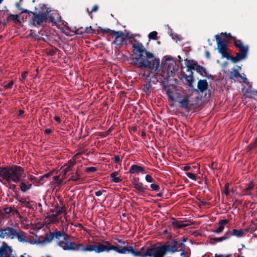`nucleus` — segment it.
<instances>
[{"mask_svg": "<svg viewBox=\"0 0 257 257\" xmlns=\"http://www.w3.org/2000/svg\"><path fill=\"white\" fill-rule=\"evenodd\" d=\"M116 242H114L116 245L112 244L108 241H104V243L97 242V246L95 250L96 253H100L102 252H109L111 250H114L117 253L120 254H124L126 252L130 253L135 256L141 257H154L155 252H154V246L148 247L146 249V251L144 252V247H142L140 250H137L136 249H129L125 245L124 241L115 239Z\"/></svg>", "mask_w": 257, "mask_h": 257, "instance_id": "nucleus-1", "label": "nucleus"}, {"mask_svg": "<svg viewBox=\"0 0 257 257\" xmlns=\"http://www.w3.org/2000/svg\"><path fill=\"white\" fill-rule=\"evenodd\" d=\"M52 233L54 238L57 239V244L64 250L81 251L83 252H95L97 243L95 244H88L86 246H84L81 243L76 244L73 242H69L68 241V235L66 234L62 233L60 231L56 230L54 232H52Z\"/></svg>", "mask_w": 257, "mask_h": 257, "instance_id": "nucleus-2", "label": "nucleus"}, {"mask_svg": "<svg viewBox=\"0 0 257 257\" xmlns=\"http://www.w3.org/2000/svg\"><path fill=\"white\" fill-rule=\"evenodd\" d=\"M25 177L24 169L17 165L3 167L0 175V178L8 183H18Z\"/></svg>", "mask_w": 257, "mask_h": 257, "instance_id": "nucleus-3", "label": "nucleus"}, {"mask_svg": "<svg viewBox=\"0 0 257 257\" xmlns=\"http://www.w3.org/2000/svg\"><path fill=\"white\" fill-rule=\"evenodd\" d=\"M173 244L171 245L169 242H167L163 245H154V257H164L166 252H175L178 250V242L177 241H173Z\"/></svg>", "mask_w": 257, "mask_h": 257, "instance_id": "nucleus-4", "label": "nucleus"}, {"mask_svg": "<svg viewBox=\"0 0 257 257\" xmlns=\"http://www.w3.org/2000/svg\"><path fill=\"white\" fill-rule=\"evenodd\" d=\"M46 11L39 12V13H33L34 18L33 23L35 25L40 26L42 25L44 23H46L48 15L51 12V10L49 8H45Z\"/></svg>", "mask_w": 257, "mask_h": 257, "instance_id": "nucleus-5", "label": "nucleus"}, {"mask_svg": "<svg viewBox=\"0 0 257 257\" xmlns=\"http://www.w3.org/2000/svg\"><path fill=\"white\" fill-rule=\"evenodd\" d=\"M103 33H109L111 35H114L115 39L112 43L118 46L123 45L125 40L124 34L122 31L116 32L114 30H111L109 29L102 30Z\"/></svg>", "mask_w": 257, "mask_h": 257, "instance_id": "nucleus-6", "label": "nucleus"}, {"mask_svg": "<svg viewBox=\"0 0 257 257\" xmlns=\"http://www.w3.org/2000/svg\"><path fill=\"white\" fill-rule=\"evenodd\" d=\"M185 64L187 67L189 69L195 70L202 76H206L207 71L205 68L199 65L196 61L193 60H185Z\"/></svg>", "mask_w": 257, "mask_h": 257, "instance_id": "nucleus-7", "label": "nucleus"}, {"mask_svg": "<svg viewBox=\"0 0 257 257\" xmlns=\"http://www.w3.org/2000/svg\"><path fill=\"white\" fill-rule=\"evenodd\" d=\"M217 42L218 52L223 57H226L228 55L227 52V45L226 42L222 40L218 35L215 36Z\"/></svg>", "mask_w": 257, "mask_h": 257, "instance_id": "nucleus-8", "label": "nucleus"}, {"mask_svg": "<svg viewBox=\"0 0 257 257\" xmlns=\"http://www.w3.org/2000/svg\"><path fill=\"white\" fill-rule=\"evenodd\" d=\"M15 238H17L19 241L21 242L24 243L29 241V238L25 232L22 230H18L17 229L14 228L11 239H14Z\"/></svg>", "mask_w": 257, "mask_h": 257, "instance_id": "nucleus-9", "label": "nucleus"}, {"mask_svg": "<svg viewBox=\"0 0 257 257\" xmlns=\"http://www.w3.org/2000/svg\"><path fill=\"white\" fill-rule=\"evenodd\" d=\"M238 49L239 52L236 53L235 57L233 58V61L234 62H236L245 59L247 54L248 50L247 46H245Z\"/></svg>", "mask_w": 257, "mask_h": 257, "instance_id": "nucleus-10", "label": "nucleus"}, {"mask_svg": "<svg viewBox=\"0 0 257 257\" xmlns=\"http://www.w3.org/2000/svg\"><path fill=\"white\" fill-rule=\"evenodd\" d=\"M177 95V100L180 104V106L185 109L190 108L189 97L187 96L181 97V95L179 93H176Z\"/></svg>", "mask_w": 257, "mask_h": 257, "instance_id": "nucleus-11", "label": "nucleus"}, {"mask_svg": "<svg viewBox=\"0 0 257 257\" xmlns=\"http://www.w3.org/2000/svg\"><path fill=\"white\" fill-rule=\"evenodd\" d=\"M12 249L8 244L3 242V245L0 247V257H11Z\"/></svg>", "mask_w": 257, "mask_h": 257, "instance_id": "nucleus-12", "label": "nucleus"}, {"mask_svg": "<svg viewBox=\"0 0 257 257\" xmlns=\"http://www.w3.org/2000/svg\"><path fill=\"white\" fill-rule=\"evenodd\" d=\"M133 47L134 48V53L137 54L138 53L139 54L137 56V61H139L143 55V54L145 52V49L143 44L140 42H138L137 44H134L133 45Z\"/></svg>", "mask_w": 257, "mask_h": 257, "instance_id": "nucleus-13", "label": "nucleus"}, {"mask_svg": "<svg viewBox=\"0 0 257 257\" xmlns=\"http://www.w3.org/2000/svg\"><path fill=\"white\" fill-rule=\"evenodd\" d=\"M14 231V228L7 227L0 229V238H5L7 236L11 239V236Z\"/></svg>", "mask_w": 257, "mask_h": 257, "instance_id": "nucleus-14", "label": "nucleus"}, {"mask_svg": "<svg viewBox=\"0 0 257 257\" xmlns=\"http://www.w3.org/2000/svg\"><path fill=\"white\" fill-rule=\"evenodd\" d=\"M228 223L227 219H221L218 222V226L212 230V232L217 234H220L222 232L225 225Z\"/></svg>", "mask_w": 257, "mask_h": 257, "instance_id": "nucleus-15", "label": "nucleus"}, {"mask_svg": "<svg viewBox=\"0 0 257 257\" xmlns=\"http://www.w3.org/2000/svg\"><path fill=\"white\" fill-rule=\"evenodd\" d=\"M59 222V220L58 217L53 213L51 215H47L44 220V223L47 225L58 223Z\"/></svg>", "mask_w": 257, "mask_h": 257, "instance_id": "nucleus-16", "label": "nucleus"}, {"mask_svg": "<svg viewBox=\"0 0 257 257\" xmlns=\"http://www.w3.org/2000/svg\"><path fill=\"white\" fill-rule=\"evenodd\" d=\"M129 172L131 174H135V173H141L144 174L146 172L145 171V168L141 166H138L137 165H133L130 168Z\"/></svg>", "mask_w": 257, "mask_h": 257, "instance_id": "nucleus-17", "label": "nucleus"}, {"mask_svg": "<svg viewBox=\"0 0 257 257\" xmlns=\"http://www.w3.org/2000/svg\"><path fill=\"white\" fill-rule=\"evenodd\" d=\"M149 65V69L156 70L158 68L160 65V61L159 59L154 58L151 60H148Z\"/></svg>", "mask_w": 257, "mask_h": 257, "instance_id": "nucleus-18", "label": "nucleus"}, {"mask_svg": "<svg viewBox=\"0 0 257 257\" xmlns=\"http://www.w3.org/2000/svg\"><path fill=\"white\" fill-rule=\"evenodd\" d=\"M50 212L57 217L59 215L65 213V209L63 206H57L54 209H50Z\"/></svg>", "mask_w": 257, "mask_h": 257, "instance_id": "nucleus-19", "label": "nucleus"}, {"mask_svg": "<svg viewBox=\"0 0 257 257\" xmlns=\"http://www.w3.org/2000/svg\"><path fill=\"white\" fill-rule=\"evenodd\" d=\"M110 178L112 182L120 183L122 181L119 173L118 171L112 172L110 175Z\"/></svg>", "mask_w": 257, "mask_h": 257, "instance_id": "nucleus-20", "label": "nucleus"}, {"mask_svg": "<svg viewBox=\"0 0 257 257\" xmlns=\"http://www.w3.org/2000/svg\"><path fill=\"white\" fill-rule=\"evenodd\" d=\"M197 88L199 91L203 92L207 90L208 88V83L206 80H199L197 84Z\"/></svg>", "mask_w": 257, "mask_h": 257, "instance_id": "nucleus-21", "label": "nucleus"}, {"mask_svg": "<svg viewBox=\"0 0 257 257\" xmlns=\"http://www.w3.org/2000/svg\"><path fill=\"white\" fill-rule=\"evenodd\" d=\"M230 76L229 78L231 79H234L236 78L237 81L239 82H241V81L239 78H241V75L238 72V70H235V68H233L232 71L230 72Z\"/></svg>", "mask_w": 257, "mask_h": 257, "instance_id": "nucleus-22", "label": "nucleus"}, {"mask_svg": "<svg viewBox=\"0 0 257 257\" xmlns=\"http://www.w3.org/2000/svg\"><path fill=\"white\" fill-rule=\"evenodd\" d=\"M19 186H20L21 190L23 192H25L27 190L31 189V188L32 186V184L31 183H26V182H25L22 180L20 181V184Z\"/></svg>", "mask_w": 257, "mask_h": 257, "instance_id": "nucleus-23", "label": "nucleus"}, {"mask_svg": "<svg viewBox=\"0 0 257 257\" xmlns=\"http://www.w3.org/2000/svg\"><path fill=\"white\" fill-rule=\"evenodd\" d=\"M172 225L174 226H176L178 228H181L184 227H186L189 225L188 223H187L186 221H178L173 219V220L171 222Z\"/></svg>", "mask_w": 257, "mask_h": 257, "instance_id": "nucleus-24", "label": "nucleus"}, {"mask_svg": "<svg viewBox=\"0 0 257 257\" xmlns=\"http://www.w3.org/2000/svg\"><path fill=\"white\" fill-rule=\"evenodd\" d=\"M254 187V185L252 181H251L249 184L248 185V186L244 188L242 192V195H249L250 191L252 190Z\"/></svg>", "mask_w": 257, "mask_h": 257, "instance_id": "nucleus-25", "label": "nucleus"}, {"mask_svg": "<svg viewBox=\"0 0 257 257\" xmlns=\"http://www.w3.org/2000/svg\"><path fill=\"white\" fill-rule=\"evenodd\" d=\"M228 38H230L234 41V46L237 48H241L244 47V46L243 45L242 42L240 40L236 39L235 37H232L230 34H229L227 36Z\"/></svg>", "mask_w": 257, "mask_h": 257, "instance_id": "nucleus-26", "label": "nucleus"}, {"mask_svg": "<svg viewBox=\"0 0 257 257\" xmlns=\"http://www.w3.org/2000/svg\"><path fill=\"white\" fill-rule=\"evenodd\" d=\"M245 231V230L233 229L232 230V235L235 236L237 237H241L243 236Z\"/></svg>", "mask_w": 257, "mask_h": 257, "instance_id": "nucleus-27", "label": "nucleus"}, {"mask_svg": "<svg viewBox=\"0 0 257 257\" xmlns=\"http://www.w3.org/2000/svg\"><path fill=\"white\" fill-rule=\"evenodd\" d=\"M8 22L14 21L15 23L19 22V18L17 15L9 14L7 17Z\"/></svg>", "mask_w": 257, "mask_h": 257, "instance_id": "nucleus-28", "label": "nucleus"}, {"mask_svg": "<svg viewBox=\"0 0 257 257\" xmlns=\"http://www.w3.org/2000/svg\"><path fill=\"white\" fill-rule=\"evenodd\" d=\"M132 185L134 188L139 191L141 192H144L145 189L143 187V184L140 183L133 182Z\"/></svg>", "mask_w": 257, "mask_h": 257, "instance_id": "nucleus-29", "label": "nucleus"}, {"mask_svg": "<svg viewBox=\"0 0 257 257\" xmlns=\"http://www.w3.org/2000/svg\"><path fill=\"white\" fill-rule=\"evenodd\" d=\"M149 65L148 64V60L146 59H142V60L139 62V67L145 68L149 69Z\"/></svg>", "mask_w": 257, "mask_h": 257, "instance_id": "nucleus-30", "label": "nucleus"}, {"mask_svg": "<svg viewBox=\"0 0 257 257\" xmlns=\"http://www.w3.org/2000/svg\"><path fill=\"white\" fill-rule=\"evenodd\" d=\"M176 93H174L173 92L168 90L167 92V95L169 97V98L172 101H175L177 100V95H176Z\"/></svg>", "mask_w": 257, "mask_h": 257, "instance_id": "nucleus-31", "label": "nucleus"}, {"mask_svg": "<svg viewBox=\"0 0 257 257\" xmlns=\"http://www.w3.org/2000/svg\"><path fill=\"white\" fill-rule=\"evenodd\" d=\"M54 239V236L52 233V232H50L49 234H47L44 239V241H42L43 242H47L49 243L53 239Z\"/></svg>", "mask_w": 257, "mask_h": 257, "instance_id": "nucleus-32", "label": "nucleus"}, {"mask_svg": "<svg viewBox=\"0 0 257 257\" xmlns=\"http://www.w3.org/2000/svg\"><path fill=\"white\" fill-rule=\"evenodd\" d=\"M70 181H72L74 182H78L81 180L80 175H74V174L72 173L71 177L69 179Z\"/></svg>", "mask_w": 257, "mask_h": 257, "instance_id": "nucleus-33", "label": "nucleus"}, {"mask_svg": "<svg viewBox=\"0 0 257 257\" xmlns=\"http://www.w3.org/2000/svg\"><path fill=\"white\" fill-rule=\"evenodd\" d=\"M157 35L158 33L156 31H153L149 34L148 37L149 39L157 40L158 39Z\"/></svg>", "mask_w": 257, "mask_h": 257, "instance_id": "nucleus-34", "label": "nucleus"}, {"mask_svg": "<svg viewBox=\"0 0 257 257\" xmlns=\"http://www.w3.org/2000/svg\"><path fill=\"white\" fill-rule=\"evenodd\" d=\"M60 176H55L53 177L54 180L56 181V184L58 185H60L62 182L63 180L65 178H63V176H62L61 179H59Z\"/></svg>", "mask_w": 257, "mask_h": 257, "instance_id": "nucleus-35", "label": "nucleus"}, {"mask_svg": "<svg viewBox=\"0 0 257 257\" xmlns=\"http://www.w3.org/2000/svg\"><path fill=\"white\" fill-rule=\"evenodd\" d=\"M14 83V82L13 81H11L8 83H5V82H4L2 84V86L6 89H11L12 88Z\"/></svg>", "mask_w": 257, "mask_h": 257, "instance_id": "nucleus-36", "label": "nucleus"}, {"mask_svg": "<svg viewBox=\"0 0 257 257\" xmlns=\"http://www.w3.org/2000/svg\"><path fill=\"white\" fill-rule=\"evenodd\" d=\"M144 53L145 54L146 57L147 58H148V59L153 58L154 59V56L153 53H151L150 52H148V51H147L146 50H145Z\"/></svg>", "mask_w": 257, "mask_h": 257, "instance_id": "nucleus-37", "label": "nucleus"}, {"mask_svg": "<svg viewBox=\"0 0 257 257\" xmlns=\"http://www.w3.org/2000/svg\"><path fill=\"white\" fill-rule=\"evenodd\" d=\"M211 240L213 241V243L215 242H221L223 240H224V238L223 236L219 237H215L211 239Z\"/></svg>", "mask_w": 257, "mask_h": 257, "instance_id": "nucleus-38", "label": "nucleus"}, {"mask_svg": "<svg viewBox=\"0 0 257 257\" xmlns=\"http://www.w3.org/2000/svg\"><path fill=\"white\" fill-rule=\"evenodd\" d=\"M27 242H29L31 244H39L43 243V242L42 241H40L39 240H38V239H33V240H29V241H28Z\"/></svg>", "mask_w": 257, "mask_h": 257, "instance_id": "nucleus-39", "label": "nucleus"}, {"mask_svg": "<svg viewBox=\"0 0 257 257\" xmlns=\"http://www.w3.org/2000/svg\"><path fill=\"white\" fill-rule=\"evenodd\" d=\"M97 170L96 168L94 167H87L85 169V171L88 173L94 172Z\"/></svg>", "mask_w": 257, "mask_h": 257, "instance_id": "nucleus-40", "label": "nucleus"}, {"mask_svg": "<svg viewBox=\"0 0 257 257\" xmlns=\"http://www.w3.org/2000/svg\"><path fill=\"white\" fill-rule=\"evenodd\" d=\"M75 164H76L75 161L70 160L69 161L68 164L67 165H65L64 166H67L71 169V168H72Z\"/></svg>", "mask_w": 257, "mask_h": 257, "instance_id": "nucleus-41", "label": "nucleus"}, {"mask_svg": "<svg viewBox=\"0 0 257 257\" xmlns=\"http://www.w3.org/2000/svg\"><path fill=\"white\" fill-rule=\"evenodd\" d=\"M232 235V232L231 233L230 231H227L225 233L223 237L224 238V240H226L229 238Z\"/></svg>", "mask_w": 257, "mask_h": 257, "instance_id": "nucleus-42", "label": "nucleus"}, {"mask_svg": "<svg viewBox=\"0 0 257 257\" xmlns=\"http://www.w3.org/2000/svg\"><path fill=\"white\" fill-rule=\"evenodd\" d=\"M71 169L69 167L66 166V168L63 169L62 171V173H63V178L65 177V176L68 172L70 171Z\"/></svg>", "mask_w": 257, "mask_h": 257, "instance_id": "nucleus-43", "label": "nucleus"}, {"mask_svg": "<svg viewBox=\"0 0 257 257\" xmlns=\"http://www.w3.org/2000/svg\"><path fill=\"white\" fill-rule=\"evenodd\" d=\"M187 176L190 179L193 180H196V177L193 173H186Z\"/></svg>", "mask_w": 257, "mask_h": 257, "instance_id": "nucleus-44", "label": "nucleus"}, {"mask_svg": "<svg viewBox=\"0 0 257 257\" xmlns=\"http://www.w3.org/2000/svg\"><path fill=\"white\" fill-rule=\"evenodd\" d=\"M94 30L92 29L91 26L87 27L85 29V31L83 32H85L87 33H93L94 32Z\"/></svg>", "mask_w": 257, "mask_h": 257, "instance_id": "nucleus-45", "label": "nucleus"}, {"mask_svg": "<svg viewBox=\"0 0 257 257\" xmlns=\"http://www.w3.org/2000/svg\"><path fill=\"white\" fill-rule=\"evenodd\" d=\"M151 188L154 191H158L160 189L159 186L157 184H152L151 185Z\"/></svg>", "mask_w": 257, "mask_h": 257, "instance_id": "nucleus-46", "label": "nucleus"}, {"mask_svg": "<svg viewBox=\"0 0 257 257\" xmlns=\"http://www.w3.org/2000/svg\"><path fill=\"white\" fill-rule=\"evenodd\" d=\"M256 146H257V138L252 144H251L248 146V148L249 150H250L255 148Z\"/></svg>", "mask_w": 257, "mask_h": 257, "instance_id": "nucleus-47", "label": "nucleus"}, {"mask_svg": "<svg viewBox=\"0 0 257 257\" xmlns=\"http://www.w3.org/2000/svg\"><path fill=\"white\" fill-rule=\"evenodd\" d=\"M27 73V72H26V71H25V72H23V73L21 74V77H20V80L22 81V82L23 83H24V81H23V80H24L25 79H26V77H27V75H26Z\"/></svg>", "mask_w": 257, "mask_h": 257, "instance_id": "nucleus-48", "label": "nucleus"}, {"mask_svg": "<svg viewBox=\"0 0 257 257\" xmlns=\"http://www.w3.org/2000/svg\"><path fill=\"white\" fill-rule=\"evenodd\" d=\"M146 181L148 183H151L153 182V178L150 175H147L145 177Z\"/></svg>", "mask_w": 257, "mask_h": 257, "instance_id": "nucleus-49", "label": "nucleus"}, {"mask_svg": "<svg viewBox=\"0 0 257 257\" xmlns=\"http://www.w3.org/2000/svg\"><path fill=\"white\" fill-rule=\"evenodd\" d=\"M224 193L226 195H228L229 193V185L227 184H226L225 185V189L224 190Z\"/></svg>", "mask_w": 257, "mask_h": 257, "instance_id": "nucleus-50", "label": "nucleus"}, {"mask_svg": "<svg viewBox=\"0 0 257 257\" xmlns=\"http://www.w3.org/2000/svg\"><path fill=\"white\" fill-rule=\"evenodd\" d=\"M178 248L181 247V248L180 249V250H179V251L185 250L184 249L185 247V244L183 242H181L179 244L178 243Z\"/></svg>", "mask_w": 257, "mask_h": 257, "instance_id": "nucleus-51", "label": "nucleus"}, {"mask_svg": "<svg viewBox=\"0 0 257 257\" xmlns=\"http://www.w3.org/2000/svg\"><path fill=\"white\" fill-rule=\"evenodd\" d=\"M175 62H172L168 63H167V65L168 66V69H169L171 72H172V70L171 69V66H172L173 67L175 66Z\"/></svg>", "mask_w": 257, "mask_h": 257, "instance_id": "nucleus-52", "label": "nucleus"}, {"mask_svg": "<svg viewBox=\"0 0 257 257\" xmlns=\"http://www.w3.org/2000/svg\"><path fill=\"white\" fill-rule=\"evenodd\" d=\"M113 161L115 163H118L120 162L121 159H120L119 156L117 155V156H115L113 158Z\"/></svg>", "mask_w": 257, "mask_h": 257, "instance_id": "nucleus-53", "label": "nucleus"}, {"mask_svg": "<svg viewBox=\"0 0 257 257\" xmlns=\"http://www.w3.org/2000/svg\"><path fill=\"white\" fill-rule=\"evenodd\" d=\"M12 212V209L11 208H5L4 209V213L5 214H10Z\"/></svg>", "mask_w": 257, "mask_h": 257, "instance_id": "nucleus-54", "label": "nucleus"}, {"mask_svg": "<svg viewBox=\"0 0 257 257\" xmlns=\"http://www.w3.org/2000/svg\"><path fill=\"white\" fill-rule=\"evenodd\" d=\"M241 78H239L241 82L243 81L244 82L246 83L247 82V78L244 74L243 76L241 75Z\"/></svg>", "mask_w": 257, "mask_h": 257, "instance_id": "nucleus-55", "label": "nucleus"}, {"mask_svg": "<svg viewBox=\"0 0 257 257\" xmlns=\"http://www.w3.org/2000/svg\"><path fill=\"white\" fill-rule=\"evenodd\" d=\"M28 179L31 180V181H37V178L33 176V175H29L28 177Z\"/></svg>", "mask_w": 257, "mask_h": 257, "instance_id": "nucleus-56", "label": "nucleus"}, {"mask_svg": "<svg viewBox=\"0 0 257 257\" xmlns=\"http://www.w3.org/2000/svg\"><path fill=\"white\" fill-rule=\"evenodd\" d=\"M105 191L103 190V191H101V190H98V191H97L95 192V195L96 196H100L102 194V192H104Z\"/></svg>", "mask_w": 257, "mask_h": 257, "instance_id": "nucleus-57", "label": "nucleus"}, {"mask_svg": "<svg viewBox=\"0 0 257 257\" xmlns=\"http://www.w3.org/2000/svg\"><path fill=\"white\" fill-rule=\"evenodd\" d=\"M97 10H98V7L97 6H94L93 7L91 12V13L95 12H96L97 11Z\"/></svg>", "mask_w": 257, "mask_h": 257, "instance_id": "nucleus-58", "label": "nucleus"}, {"mask_svg": "<svg viewBox=\"0 0 257 257\" xmlns=\"http://www.w3.org/2000/svg\"><path fill=\"white\" fill-rule=\"evenodd\" d=\"M54 119H55L56 121H57V122H59V123H60V122H61V119H60V117H59V116H55L54 117Z\"/></svg>", "mask_w": 257, "mask_h": 257, "instance_id": "nucleus-59", "label": "nucleus"}, {"mask_svg": "<svg viewBox=\"0 0 257 257\" xmlns=\"http://www.w3.org/2000/svg\"><path fill=\"white\" fill-rule=\"evenodd\" d=\"M190 169V167L189 166H186L183 168V170L185 171H188Z\"/></svg>", "mask_w": 257, "mask_h": 257, "instance_id": "nucleus-60", "label": "nucleus"}, {"mask_svg": "<svg viewBox=\"0 0 257 257\" xmlns=\"http://www.w3.org/2000/svg\"><path fill=\"white\" fill-rule=\"evenodd\" d=\"M49 175L48 174L44 175V176L41 177L39 181H42L44 178H47L49 177Z\"/></svg>", "mask_w": 257, "mask_h": 257, "instance_id": "nucleus-61", "label": "nucleus"}, {"mask_svg": "<svg viewBox=\"0 0 257 257\" xmlns=\"http://www.w3.org/2000/svg\"><path fill=\"white\" fill-rule=\"evenodd\" d=\"M181 251V257H186V254H185V250H183V251Z\"/></svg>", "mask_w": 257, "mask_h": 257, "instance_id": "nucleus-62", "label": "nucleus"}, {"mask_svg": "<svg viewBox=\"0 0 257 257\" xmlns=\"http://www.w3.org/2000/svg\"><path fill=\"white\" fill-rule=\"evenodd\" d=\"M51 132H52L51 130L49 128L46 129L45 131V133L48 134H50L51 133Z\"/></svg>", "mask_w": 257, "mask_h": 257, "instance_id": "nucleus-63", "label": "nucleus"}, {"mask_svg": "<svg viewBox=\"0 0 257 257\" xmlns=\"http://www.w3.org/2000/svg\"><path fill=\"white\" fill-rule=\"evenodd\" d=\"M24 113V111L23 110H19V115L21 116Z\"/></svg>", "mask_w": 257, "mask_h": 257, "instance_id": "nucleus-64", "label": "nucleus"}]
</instances>
